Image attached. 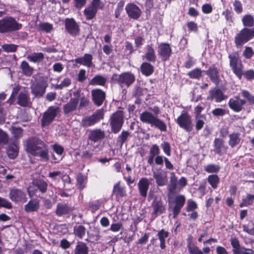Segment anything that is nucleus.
<instances>
[{"label": "nucleus", "instance_id": "obj_6", "mask_svg": "<svg viewBox=\"0 0 254 254\" xmlns=\"http://www.w3.org/2000/svg\"><path fill=\"white\" fill-rule=\"evenodd\" d=\"M228 58L229 59V65L233 73L239 79H241L243 76L244 65L238 52H234L229 54Z\"/></svg>", "mask_w": 254, "mask_h": 254}, {"label": "nucleus", "instance_id": "obj_54", "mask_svg": "<svg viewBox=\"0 0 254 254\" xmlns=\"http://www.w3.org/2000/svg\"><path fill=\"white\" fill-rule=\"evenodd\" d=\"M18 46L13 44H4L1 46L2 50L6 53L16 52Z\"/></svg>", "mask_w": 254, "mask_h": 254}, {"label": "nucleus", "instance_id": "obj_2", "mask_svg": "<svg viewBox=\"0 0 254 254\" xmlns=\"http://www.w3.org/2000/svg\"><path fill=\"white\" fill-rule=\"evenodd\" d=\"M154 114L145 111L140 114V121L145 124L150 125V127L156 128L161 131H167V126L165 122L158 118L157 115L160 113V109L157 106H154L151 110Z\"/></svg>", "mask_w": 254, "mask_h": 254}, {"label": "nucleus", "instance_id": "obj_57", "mask_svg": "<svg viewBox=\"0 0 254 254\" xmlns=\"http://www.w3.org/2000/svg\"><path fill=\"white\" fill-rule=\"evenodd\" d=\"M125 3V2L123 0H121L118 2L117 7L115 10V17L116 18H118L120 17L124 9Z\"/></svg>", "mask_w": 254, "mask_h": 254}, {"label": "nucleus", "instance_id": "obj_56", "mask_svg": "<svg viewBox=\"0 0 254 254\" xmlns=\"http://www.w3.org/2000/svg\"><path fill=\"white\" fill-rule=\"evenodd\" d=\"M230 241L231 246L233 247L232 252L233 254H235L241 249L242 247H240V242L236 237L231 238Z\"/></svg>", "mask_w": 254, "mask_h": 254}, {"label": "nucleus", "instance_id": "obj_7", "mask_svg": "<svg viewBox=\"0 0 254 254\" xmlns=\"http://www.w3.org/2000/svg\"><path fill=\"white\" fill-rule=\"evenodd\" d=\"M124 115L123 111L118 110L110 117L109 122L112 132L117 134L121 130L124 123Z\"/></svg>", "mask_w": 254, "mask_h": 254}, {"label": "nucleus", "instance_id": "obj_47", "mask_svg": "<svg viewBox=\"0 0 254 254\" xmlns=\"http://www.w3.org/2000/svg\"><path fill=\"white\" fill-rule=\"evenodd\" d=\"M242 22L244 27L251 28L254 25V17L251 14H246L243 17Z\"/></svg>", "mask_w": 254, "mask_h": 254}, {"label": "nucleus", "instance_id": "obj_30", "mask_svg": "<svg viewBox=\"0 0 254 254\" xmlns=\"http://www.w3.org/2000/svg\"><path fill=\"white\" fill-rule=\"evenodd\" d=\"M93 57L90 54H85L82 57H79L74 60V62L80 65L91 67L93 64L92 63Z\"/></svg>", "mask_w": 254, "mask_h": 254}, {"label": "nucleus", "instance_id": "obj_53", "mask_svg": "<svg viewBox=\"0 0 254 254\" xmlns=\"http://www.w3.org/2000/svg\"><path fill=\"white\" fill-rule=\"evenodd\" d=\"M10 130L14 138L16 141L22 137L23 129L21 127H12Z\"/></svg>", "mask_w": 254, "mask_h": 254}, {"label": "nucleus", "instance_id": "obj_60", "mask_svg": "<svg viewBox=\"0 0 254 254\" xmlns=\"http://www.w3.org/2000/svg\"><path fill=\"white\" fill-rule=\"evenodd\" d=\"M8 139L9 137L7 133L0 128V145L7 144Z\"/></svg>", "mask_w": 254, "mask_h": 254}, {"label": "nucleus", "instance_id": "obj_37", "mask_svg": "<svg viewBox=\"0 0 254 254\" xmlns=\"http://www.w3.org/2000/svg\"><path fill=\"white\" fill-rule=\"evenodd\" d=\"M140 71L143 75L149 76L154 72V67L151 63L144 62H143L140 66Z\"/></svg>", "mask_w": 254, "mask_h": 254}, {"label": "nucleus", "instance_id": "obj_1", "mask_svg": "<svg viewBox=\"0 0 254 254\" xmlns=\"http://www.w3.org/2000/svg\"><path fill=\"white\" fill-rule=\"evenodd\" d=\"M26 152L35 157H39L42 161L50 160L49 148L46 143L37 136H31L25 140Z\"/></svg>", "mask_w": 254, "mask_h": 254}, {"label": "nucleus", "instance_id": "obj_61", "mask_svg": "<svg viewBox=\"0 0 254 254\" xmlns=\"http://www.w3.org/2000/svg\"><path fill=\"white\" fill-rule=\"evenodd\" d=\"M2 207L10 209L12 208V204L7 199L0 196V208Z\"/></svg>", "mask_w": 254, "mask_h": 254}, {"label": "nucleus", "instance_id": "obj_25", "mask_svg": "<svg viewBox=\"0 0 254 254\" xmlns=\"http://www.w3.org/2000/svg\"><path fill=\"white\" fill-rule=\"evenodd\" d=\"M142 59L146 60L147 62L155 63L157 60L155 50L152 44H149L146 46V52L142 56Z\"/></svg>", "mask_w": 254, "mask_h": 254}, {"label": "nucleus", "instance_id": "obj_31", "mask_svg": "<svg viewBox=\"0 0 254 254\" xmlns=\"http://www.w3.org/2000/svg\"><path fill=\"white\" fill-rule=\"evenodd\" d=\"M40 208V200L38 198L30 199L24 206L25 212H32L37 211Z\"/></svg>", "mask_w": 254, "mask_h": 254}, {"label": "nucleus", "instance_id": "obj_35", "mask_svg": "<svg viewBox=\"0 0 254 254\" xmlns=\"http://www.w3.org/2000/svg\"><path fill=\"white\" fill-rule=\"evenodd\" d=\"M73 252L74 254H89V249L86 243L77 241Z\"/></svg>", "mask_w": 254, "mask_h": 254}, {"label": "nucleus", "instance_id": "obj_4", "mask_svg": "<svg viewBox=\"0 0 254 254\" xmlns=\"http://www.w3.org/2000/svg\"><path fill=\"white\" fill-rule=\"evenodd\" d=\"M135 79V76L133 73L126 71L120 74L114 73L111 78V81L118 84L122 88H128L134 83Z\"/></svg>", "mask_w": 254, "mask_h": 254}, {"label": "nucleus", "instance_id": "obj_28", "mask_svg": "<svg viewBox=\"0 0 254 254\" xmlns=\"http://www.w3.org/2000/svg\"><path fill=\"white\" fill-rule=\"evenodd\" d=\"M18 105L23 107L30 108L32 106V102L28 93L25 92H20L17 97Z\"/></svg>", "mask_w": 254, "mask_h": 254}, {"label": "nucleus", "instance_id": "obj_42", "mask_svg": "<svg viewBox=\"0 0 254 254\" xmlns=\"http://www.w3.org/2000/svg\"><path fill=\"white\" fill-rule=\"evenodd\" d=\"M107 80L105 77L100 75H95L90 81L89 84L91 85H99L104 86L107 83Z\"/></svg>", "mask_w": 254, "mask_h": 254}, {"label": "nucleus", "instance_id": "obj_59", "mask_svg": "<svg viewBox=\"0 0 254 254\" xmlns=\"http://www.w3.org/2000/svg\"><path fill=\"white\" fill-rule=\"evenodd\" d=\"M79 105L78 106V109L80 110L84 108H85L87 107L89 103H90V100L88 97L85 96H82L79 99Z\"/></svg>", "mask_w": 254, "mask_h": 254}, {"label": "nucleus", "instance_id": "obj_32", "mask_svg": "<svg viewBox=\"0 0 254 254\" xmlns=\"http://www.w3.org/2000/svg\"><path fill=\"white\" fill-rule=\"evenodd\" d=\"M72 210L73 209L67 203H58L56 213L57 216L60 217L70 213Z\"/></svg>", "mask_w": 254, "mask_h": 254}, {"label": "nucleus", "instance_id": "obj_52", "mask_svg": "<svg viewBox=\"0 0 254 254\" xmlns=\"http://www.w3.org/2000/svg\"><path fill=\"white\" fill-rule=\"evenodd\" d=\"M220 166L219 165L209 164L204 166V171L208 173H217L220 170Z\"/></svg>", "mask_w": 254, "mask_h": 254}, {"label": "nucleus", "instance_id": "obj_19", "mask_svg": "<svg viewBox=\"0 0 254 254\" xmlns=\"http://www.w3.org/2000/svg\"><path fill=\"white\" fill-rule=\"evenodd\" d=\"M186 202V197L184 195H178L174 200V206L172 208L173 218H177Z\"/></svg>", "mask_w": 254, "mask_h": 254}, {"label": "nucleus", "instance_id": "obj_33", "mask_svg": "<svg viewBox=\"0 0 254 254\" xmlns=\"http://www.w3.org/2000/svg\"><path fill=\"white\" fill-rule=\"evenodd\" d=\"M153 177L155 180L157 186L162 187L167 184L168 178L166 174L164 175L161 172H154Z\"/></svg>", "mask_w": 254, "mask_h": 254}, {"label": "nucleus", "instance_id": "obj_36", "mask_svg": "<svg viewBox=\"0 0 254 254\" xmlns=\"http://www.w3.org/2000/svg\"><path fill=\"white\" fill-rule=\"evenodd\" d=\"M18 147L15 142L10 143L6 149V152L10 159H14L18 155Z\"/></svg>", "mask_w": 254, "mask_h": 254}, {"label": "nucleus", "instance_id": "obj_40", "mask_svg": "<svg viewBox=\"0 0 254 254\" xmlns=\"http://www.w3.org/2000/svg\"><path fill=\"white\" fill-rule=\"evenodd\" d=\"M113 194H114L116 198L122 197L126 195V188L121 186L120 182L117 183L113 187Z\"/></svg>", "mask_w": 254, "mask_h": 254}, {"label": "nucleus", "instance_id": "obj_62", "mask_svg": "<svg viewBox=\"0 0 254 254\" xmlns=\"http://www.w3.org/2000/svg\"><path fill=\"white\" fill-rule=\"evenodd\" d=\"M228 113V110L220 108H215L212 111V114L215 117H223Z\"/></svg>", "mask_w": 254, "mask_h": 254}, {"label": "nucleus", "instance_id": "obj_50", "mask_svg": "<svg viewBox=\"0 0 254 254\" xmlns=\"http://www.w3.org/2000/svg\"><path fill=\"white\" fill-rule=\"evenodd\" d=\"M187 75L190 79L199 80L202 76V71L200 68L196 67L189 71Z\"/></svg>", "mask_w": 254, "mask_h": 254}, {"label": "nucleus", "instance_id": "obj_58", "mask_svg": "<svg viewBox=\"0 0 254 254\" xmlns=\"http://www.w3.org/2000/svg\"><path fill=\"white\" fill-rule=\"evenodd\" d=\"M71 83V80L68 77H66L59 84H56L55 88L57 89H63L64 87L69 86Z\"/></svg>", "mask_w": 254, "mask_h": 254}, {"label": "nucleus", "instance_id": "obj_8", "mask_svg": "<svg viewBox=\"0 0 254 254\" xmlns=\"http://www.w3.org/2000/svg\"><path fill=\"white\" fill-rule=\"evenodd\" d=\"M104 114L103 109L96 110L90 116H84L81 120L80 125L84 128L94 126L104 119Z\"/></svg>", "mask_w": 254, "mask_h": 254}, {"label": "nucleus", "instance_id": "obj_9", "mask_svg": "<svg viewBox=\"0 0 254 254\" xmlns=\"http://www.w3.org/2000/svg\"><path fill=\"white\" fill-rule=\"evenodd\" d=\"M178 125L186 132H190L193 129L192 120L191 116L186 111H183L176 120Z\"/></svg>", "mask_w": 254, "mask_h": 254}, {"label": "nucleus", "instance_id": "obj_3", "mask_svg": "<svg viewBox=\"0 0 254 254\" xmlns=\"http://www.w3.org/2000/svg\"><path fill=\"white\" fill-rule=\"evenodd\" d=\"M22 24L13 16H5L0 19V33H11L21 30Z\"/></svg>", "mask_w": 254, "mask_h": 254}, {"label": "nucleus", "instance_id": "obj_64", "mask_svg": "<svg viewBox=\"0 0 254 254\" xmlns=\"http://www.w3.org/2000/svg\"><path fill=\"white\" fill-rule=\"evenodd\" d=\"M197 208V204L195 201L191 199L188 200L187 204L185 208L187 212H189L191 211H194Z\"/></svg>", "mask_w": 254, "mask_h": 254}, {"label": "nucleus", "instance_id": "obj_24", "mask_svg": "<svg viewBox=\"0 0 254 254\" xmlns=\"http://www.w3.org/2000/svg\"><path fill=\"white\" fill-rule=\"evenodd\" d=\"M105 137V132L100 128L91 130L88 135V139L94 143L103 139Z\"/></svg>", "mask_w": 254, "mask_h": 254}, {"label": "nucleus", "instance_id": "obj_5", "mask_svg": "<svg viewBox=\"0 0 254 254\" xmlns=\"http://www.w3.org/2000/svg\"><path fill=\"white\" fill-rule=\"evenodd\" d=\"M254 38V28L244 27L234 37L235 47L241 49L243 46Z\"/></svg>", "mask_w": 254, "mask_h": 254}, {"label": "nucleus", "instance_id": "obj_43", "mask_svg": "<svg viewBox=\"0 0 254 254\" xmlns=\"http://www.w3.org/2000/svg\"><path fill=\"white\" fill-rule=\"evenodd\" d=\"M241 141L240 133L234 132L229 134V145L231 148H234L238 145Z\"/></svg>", "mask_w": 254, "mask_h": 254}, {"label": "nucleus", "instance_id": "obj_12", "mask_svg": "<svg viewBox=\"0 0 254 254\" xmlns=\"http://www.w3.org/2000/svg\"><path fill=\"white\" fill-rule=\"evenodd\" d=\"M9 198L15 203L26 202L27 200L26 194L22 190L13 187L9 189Z\"/></svg>", "mask_w": 254, "mask_h": 254}, {"label": "nucleus", "instance_id": "obj_14", "mask_svg": "<svg viewBox=\"0 0 254 254\" xmlns=\"http://www.w3.org/2000/svg\"><path fill=\"white\" fill-rule=\"evenodd\" d=\"M245 103V101L242 100L238 94L234 96L232 98H230L228 104L233 111L239 113L245 110V107H246Z\"/></svg>", "mask_w": 254, "mask_h": 254}, {"label": "nucleus", "instance_id": "obj_13", "mask_svg": "<svg viewBox=\"0 0 254 254\" xmlns=\"http://www.w3.org/2000/svg\"><path fill=\"white\" fill-rule=\"evenodd\" d=\"M64 27L67 33L72 37H76L80 34L79 26L73 18L65 19Z\"/></svg>", "mask_w": 254, "mask_h": 254}, {"label": "nucleus", "instance_id": "obj_45", "mask_svg": "<svg viewBox=\"0 0 254 254\" xmlns=\"http://www.w3.org/2000/svg\"><path fill=\"white\" fill-rule=\"evenodd\" d=\"M33 185L42 193H45L48 190V184L43 180H37L33 182Z\"/></svg>", "mask_w": 254, "mask_h": 254}, {"label": "nucleus", "instance_id": "obj_29", "mask_svg": "<svg viewBox=\"0 0 254 254\" xmlns=\"http://www.w3.org/2000/svg\"><path fill=\"white\" fill-rule=\"evenodd\" d=\"M78 100L76 98H70L69 101L64 104L63 107L64 113L67 115L75 111L77 107Z\"/></svg>", "mask_w": 254, "mask_h": 254}, {"label": "nucleus", "instance_id": "obj_17", "mask_svg": "<svg viewBox=\"0 0 254 254\" xmlns=\"http://www.w3.org/2000/svg\"><path fill=\"white\" fill-rule=\"evenodd\" d=\"M125 10L128 17L133 20H138L142 14L141 9L133 2L128 3L125 7Z\"/></svg>", "mask_w": 254, "mask_h": 254}, {"label": "nucleus", "instance_id": "obj_39", "mask_svg": "<svg viewBox=\"0 0 254 254\" xmlns=\"http://www.w3.org/2000/svg\"><path fill=\"white\" fill-rule=\"evenodd\" d=\"M22 73L27 77H30L33 73L34 68L26 61H22L20 65Z\"/></svg>", "mask_w": 254, "mask_h": 254}, {"label": "nucleus", "instance_id": "obj_23", "mask_svg": "<svg viewBox=\"0 0 254 254\" xmlns=\"http://www.w3.org/2000/svg\"><path fill=\"white\" fill-rule=\"evenodd\" d=\"M151 206L153 208L152 214L155 216L165 212V205L161 199L155 198L152 202Z\"/></svg>", "mask_w": 254, "mask_h": 254}, {"label": "nucleus", "instance_id": "obj_11", "mask_svg": "<svg viewBox=\"0 0 254 254\" xmlns=\"http://www.w3.org/2000/svg\"><path fill=\"white\" fill-rule=\"evenodd\" d=\"M60 112L59 107L50 106L44 112L41 119V125L42 127L48 126L55 120Z\"/></svg>", "mask_w": 254, "mask_h": 254}, {"label": "nucleus", "instance_id": "obj_18", "mask_svg": "<svg viewBox=\"0 0 254 254\" xmlns=\"http://www.w3.org/2000/svg\"><path fill=\"white\" fill-rule=\"evenodd\" d=\"M204 72L214 84L218 85L220 83L221 81L220 77V70L216 66L215 64L211 65Z\"/></svg>", "mask_w": 254, "mask_h": 254}, {"label": "nucleus", "instance_id": "obj_15", "mask_svg": "<svg viewBox=\"0 0 254 254\" xmlns=\"http://www.w3.org/2000/svg\"><path fill=\"white\" fill-rule=\"evenodd\" d=\"M47 86L48 84L46 81L40 80L31 86V92L35 97H41L45 93Z\"/></svg>", "mask_w": 254, "mask_h": 254}, {"label": "nucleus", "instance_id": "obj_46", "mask_svg": "<svg viewBox=\"0 0 254 254\" xmlns=\"http://www.w3.org/2000/svg\"><path fill=\"white\" fill-rule=\"evenodd\" d=\"M254 202V194L248 193L246 196H244L239 204L240 207H248L253 205Z\"/></svg>", "mask_w": 254, "mask_h": 254}, {"label": "nucleus", "instance_id": "obj_16", "mask_svg": "<svg viewBox=\"0 0 254 254\" xmlns=\"http://www.w3.org/2000/svg\"><path fill=\"white\" fill-rule=\"evenodd\" d=\"M158 55L164 62L169 60L172 54L170 44L168 43H161L158 47Z\"/></svg>", "mask_w": 254, "mask_h": 254}, {"label": "nucleus", "instance_id": "obj_55", "mask_svg": "<svg viewBox=\"0 0 254 254\" xmlns=\"http://www.w3.org/2000/svg\"><path fill=\"white\" fill-rule=\"evenodd\" d=\"M53 29V25L47 22L40 23L38 28L39 31H44L46 33H50Z\"/></svg>", "mask_w": 254, "mask_h": 254}, {"label": "nucleus", "instance_id": "obj_21", "mask_svg": "<svg viewBox=\"0 0 254 254\" xmlns=\"http://www.w3.org/2000/svg\"><path fill=\"white\" fill-rule=\"evenodd\" d=\"M92 99L97 106H101L106 98L105 92L101 89L96 88L91 91Z\"/></svg>", "mask_w": 254, "mask_h": 254}, {"label": "nucleus", "instance_id": "obj_22", "mask_svg": "<svg viewBox=\"0 0 254 254\" xmlns=\"http://www.w3.org/2000/svg\"><path fill=\"white\" fill-rule=\"evenodd\" d=\"M206 99L208 101H215L216 103H219L224 100L225 97L220 89L214 87L209 90Z\"/></svg>", "mask_w": 254, "mask_h": 254}, {"label": "nucleus", "instance_id": "obj_20", "mask_svg": "<svg viewBox=\"0 0 254 254\" xmlns=\"http://www.w3.org/2000/svg\"><path fill=\"white\" fill-rule=\"evenodd\" d=\"M228 150V146L225 144L224 140L221 138H215L213 141V151L219 156L225 154Z\"/></svg>", "mask_w": 254, "mask_h": 254}, {"label": "nucleus", "instance_id": "obj_48", "mask_svg": "<svg viewBox=\"0 0 254 254\" xmlns=\"http://www.w3.org/2000/svg\"><path fill=\"white\" fill-rule=\"evenodd\" d=\"M207 180L212 189H216L220 182V178L216 174L210 175L208 176Z\"/></svg>", "mask_w": 254, "mask_h": 254}, {"label": "nucleus", "instance_id": "obj_34", "mask_svg": "<svg viewBox=\"0 0 254 254\" xmlns=\"http://www.w3.org/2000/svg\"><path fill=\"white\" fill-rule=\"evenodd\" d=\"M193 237L190 234L187 239V247L190 254H204L202 251L197 246H193Z\"/></svg>", "mask_w": 254, "mask_h": 254}, {"label": "nucleus", "instance_id": "obj_38", "mask_svg": "<svg viewBox=\"0 0 254 254\" xmlns=\"http://www.w3.org/2000/svg\"><path fill=\"white\" fill-rule=\"evenodd\" d=\"M149 151L157 154V156L155 158V164L156 165L162 166L163 164V156L159 155L160 149L159 146L156 144H153L150 147Z\"/></svg>", "mask_w": 254, "mask_h": 254}, {"label": "nucleus", "instance_id": "obj_51", "mask_svg": "<svg viewBox=\"0 0 254 254\" xmlns=\"http://www.w3.org/2000/svg\"><path fill=\"white\" fill-rule=\"evenodd\" d=\"M129 132L127 130H123L120 134L119 135L117 139V143L121 146L127 141L129 136Z\"/></svg>", "mask_w": 254, "mask_h": 254}, {"label": "nucleus", "instance_id": "obj_26", "mask_svg": "<svg viewBox=\"0 0 254 254\" xmlns=\"http://www.w3.org/2000/svg\"><path fill=\"white\" fill-rule=\"evenodd\" d=\"M239 95L242 100L245 101L246 106H253L254 105V95L250 91L246 89L241 90Z\"/></svg>", "mask_w": 254, "mask_h": 254}, {"label": "nucleus", "instance_id": "obj_41", "mask_svg": "<svg viewBox=\"0 0 254 254\" xmlns=\"http://www.w3.org/2000/svg\"><path fill=\"white\" fill-rule=\"evenodd\" d=\"M157 236L160 241V247L162 250H164L166 246L165 243V239L169 236V233L162 229L158 232Z\"/></svg>", "mask_w": 254, "mask_h": 254}, {"label": "nucleus", "instance_id": "obj_49", "mask_svg": "<svg viewBox=\"0 0 254 254\" xmlns=\"http://www.w3.org/2000/svg\"><path fill=\"white\" fill-rule=\"evenodd\" d=\"M86 233V228L83 225H76L73 227V234L78 238L82 239Z\"/></svg>", "mask_w": 254, "mask_h": 254}, {"label": "nucleus", "instance_id": "obj_10", "mask_svg": "<svg viewBox=\"0 0 254 254\" xmlns=\"http://www.w3.org/2000/svg\"><path fill=\"white\" fill-rule=\"evenodd\" d=\"M103 4L101 0H92L91 3L85 8L83 14L86 20H91L93 19L96 15L98 9H102Z\"/></svg>", "mask_w": 254, "mask_h": 254}, {"label": "nucleus", "instance_id": "obj_27", "mask_svg": "<svg viewBox=\"0 0 254 254\" xmlns=\"http://www.w3.org/2000/svg\"><path fill=\"white\" fill-rule=\"evenodd\" d=\"M137 187L140 195L143 198H145L147 196L149 187L148 179L146 178L140 179L138 183Z\"/></svg>", "mask_w": 254, "mask_h": 254}, {"label": "nucleus", "instance_id": "obj_63", "mask_svg": "<svg viewBox=\"0 0 254 254\" xmlns=\"http://www.w3.org/2000/svg\"><path fill=\"white\" fill-rule=\"evenodd\" d=\"M204 109V104L202 103L199 104L194 108V114L195 119L202 117L200 115L201 112Z\"/></svg>", "mask_w": 254, "mask_h": 254}, {"label": "nucleus", "instance_id": "obj_44", "mask_svg": "<svg viewBox=\"0 0 254 254\" xmlns=\"http://www.w3.org/2000/svg\"><path fill=\"white\" fill-rule=\"evenodd\" d=\"M27 59L33 63H40L44 60V54L43 53H33L31 55H28Z\"/></svg>", "mask_w": 254, "mask_h": 254}]
</instances>
